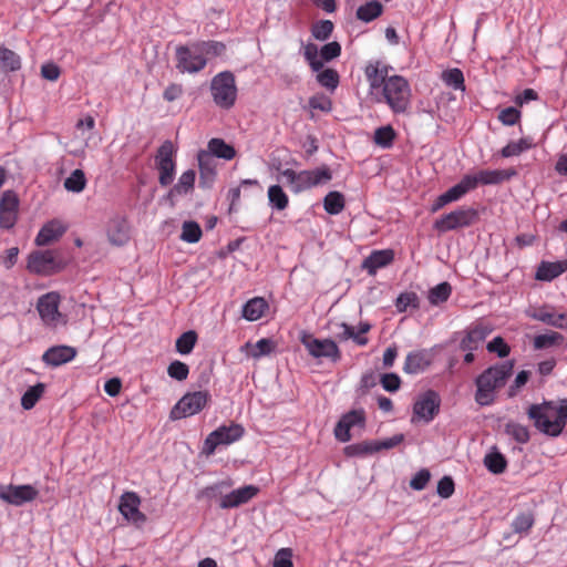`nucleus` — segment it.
<instances>
[{
  "instance_id": "1",
  "label": "nucleus",
  "mask_w": 567,
  "mask_h": 567,
  "mask_svg": "<svg viewBox=\"0 0 567 567\" xmlns=\"http://www.w3.org/2000/svg\"><path fill=\"white\" fill-rule=\"evenodd\" d=\"M515 361L498 362L485 369L475 378V402L481 406L492 405L496 399V392L505 386L513 374Z\"/></svg>"
},
{
  "instance_id": "2",
  "label": "nucleus",
  "mask_w": 567,
  "mask_h": 567,
  "mask_svg": "<svg viewBox=\"0 0 567 567\" xmlns=\"http://www.w3.org/2000/svg\"><path fill=\"white\" fill-rule=\"evenodd\" d=\"M68 265L66 259L58 250H35L28 257L27 268L30 272L40 276H52Z\"/></svg>"
},
{
  "instance_id": "3",
  "label": "nucleus",
  "mask_w": 567,
  "mask_h": 567,
  "mask_svg": "<svg viewBox=\"0 0 567 567\" xmlns=\"http://www.w3.org/2000/svg\"><path fill=\"white\" fill-rule=\"evenodd\" d=\"M382 94L394 113H404L408 110L411 90L409 82L403 76L393 75L388 78Z\"/></svg>"
},
{
  "instance_id": "4",
  "label": "nucleus",
  "mask_w": 567,
  "mask_h": 567,
  "mask_svg": "<svg viewBox=\"0 0 567 567\" xmlns=\"http://www.w3.org/2000/svg\"><path fill=\"white\" fill-rule=\"evenodd\" d=\"M210 92L215 104L221 109H230L237 99L235 75L230 71L216 74L210 82Z\"/></svg>"
},
{
  "instance_id": "5",
  "label": "nucleus",
  "mask_w": 567,
  "mask_h": 567,
  "mask_svg": "<svg viewBox=\"0 0 567 567\" xmlns=\"http://www.w3.org/2000/svg\"><path fill=\"white\" fill-rule=\"evenodd\" d=\"M480 218L477 209L461 207L437 218L433 228L439 233H447L474 225Z\"/></svg>"
},
{
  "instance_id": "6",
  "label": "nucleus",
  "mask_w": 567,
  "mask_h": 567,
  "mask_svg": "<svg viewBox=\"0 0 567 567\" xmlns=\"http://www.w3.org/2000/svg\"><path fill=\"white\" fill-rule=\"evenodd\" d=\"M299 340L308 353L316 359H328L332 363L341 360V351L332 339H318L303 330L300 332Z\"/></svg>"
},
{
  "instance_id": "7",
  "label": "nucleus",
  "mask_w": 567,
  "mask_h": 567,
  "mask_svg": "<svg viewBox=\"0 0 567 567\" xmlns=\"http://www.w3.org/2000/svg\"><path fill=\"white\" fill-rule=\"evenodd\" d=\"M245 434V429L241 424L231 422L229 425H220L204 441L203 453L213 455L219 445H230L239 441Z\"/></svg>"
},
{
  "instance_id": "8",
  "label": "nucleus",
  "mask_w": 567,
  "mask_h": 567,
  "mask_svg": "<svg viewBox=\"0 0 567 567\" xmlns=\"http://www.w3.org/2000/svg\"><path fill=\"white\" fill-rule=\"evenodd\" d=\"M210 401L208 391L188 392L173 406L169 413L172 420H179L199 413Z\"/></svg>"
},
{
  "instance_id": "9",
  "label": "nucleus",
  "mask_w": 567,
  "mask_h": 567,
  "mask_svg": "<svg viewBox=\"0 0 567 567\" xmlns=\"http://www.w3.org/2000/svg\"><path fill=\"white\" fill-rule=\"evenodd\" d=\"M174 153V145L171 141H165L157 150L155 165L158 171V183L162 187L169 186L174 181L176 171Z\"/></svg>"
},
{
  "instance_id": "10",
  "label": "nucleus",
  "mask_w": 567,
  "mask_h": 567,
  "mask_svg": "<svg viewBox=\"0 0 567 567\" xmlns=\"http://www.w3.org/2000/svg\"><path fill=\"white\" fill-rule=\"evenodd\" d=\"M197 49V42L189 45H178L176 48V68L182 73H196L206 66L207 60L204 58L203 53L196 52Z\"/></svg>"
},
{
  "instance_id": "11",
  "label": "nucleus",
  "mask_w": 567,
  "mask_h": 567,
  "mask_svg": "<svg viewBox=\"0 0 567 567\" xmlns=\"http://www.w3.org/2000/svg\"><path fill=\"white\" fill-rule=\"evenodd\" d=\"M441 406V398L434 390H427L417 396L413 404L412 422L422 420L430 423L439 414Z\"/></svg>"
},
{
  "instance_id": "12",
  "label": "nucleus",
  "mask_w": 567,
  "mask_h": 567,
  "mask_svg": "<svg viewBox=\"0 0 567 567\" xmlns=\"http://www.w3.org/2000/svg\"><path fill=\"white\" fill-rule=\"evenodd\" d=\"M60 296L48 292L38 299L37 310L47 326L55 327L59 322L66 323L64 316L59 311Z\"/></svg>"
},
{
  "instance_id": "13",
  "label": "nucleus",
  "mask_w": 567,
  "mask_h": 567,
  "mask_svg": "<svg viewBox=\"0 0 567 567\" xmlns=\"http://www.w3.org/2000/svg\"><path fill=\"white\" fill-rule=\"evenodd\" d=\"M38 494L39 492L32 485L29 484L0 485V499L14 506H21L24 503L34 501Z\"/></svg>"
},
{
  "instance_id": "14",
  "label": "nucleus",
  "mask_w": 567,
  "mask_h": 567,
  "mask_svg": "<svg viewBox=\"0 0 567 567\" xmlns=\"http://www.w3.org/2000/svg\"><path fill=\"white\" fill-rule=\"evenodd\" d=\"M365 411L363 409L351 410L344 413L334 426V436L339 442L346 443L351 440L350 430L353 426H365Z\"/></svg>"
},
{
  "instance_id": "15",
  "label": "nucleus",
  "mask_w": 567,
  "mask_h": 567,
  "mask_svg": "<svg viewBox=\"0 0 567 567\" xmlns=\"http://www.w3.org/2000/svg\"><path fill=\"white\" fill-rule=\"evenodd\" d=\"M141 498L135 492H125L118 503L123 517L140 527L146 522V515L140 511Z\"/></svg>"
},
{
  "instance_id": "16",
  "label": "nucleus",
  "mask_w": 567,
  "mask_h": 567,
  "mask_svg": "<svg viewBox=\"0 0 567 567\" xmlns=\"http://www.w3.org/2000/svg\"><path fill=\"white\" fill-rule=\"evenodd\" d=\"M526 313L529 318L542 321L547 326H551L557 329L567 328V312L557 313L550 306L534 308L528 310Z\"/></svg>"
},
{
  "instance_id": "17",
  "label": "nucleus",
  "mask_w": 567,
  "mask_h": 567,
  "mask_svg": "<svg viewBox=\"0 0 567 567\" xmlns=\"http://www.w3.org/2000/svg\"><path fill=\"white\" fill-rule=\"evenodd\" d=\"M432 350L421 349L411 351L405 358L403 371L408 374H419L424 372L433 362Z\"/></svg>"
},
{
  "instance_id": "18",
  "label": "nucleus",
  "mask_w": 567,
  "mask_h": 567,
  "mask_svg": "<svg viewBox=\"0 0 567 567\" xmlns=\"http://www.w3.org/2000/svg\"><path fill=\"white\" fill-rule=\"evenodd\" d=\"M258 492L259 488L254 485H246L234 489L221 497L219 507L224 509L238 507L248 503Z\"/></svg>"
},
{
  "instance_id": "19",
  "label": "nucleus",
  "mask_w": 567,
  "mask_h": 567,
  "mask_svg": "<svg viewBox=\"0 0 567 567\" xmlns=\"http://www.w3.org/2000/svg\"><path fill=\"white\" fill-rule=\"evenodd\" d=\"M76 349L70 346H53L42 355V361L50 367H60L72 361L76 355Z\"/></svg>"
},
{
  "instance_id": "20",
  "label": "nucleus",
  "mask_w": 567,
  "mask_h": 567,
  "mask_svg": "<svg viewBox=\"0 0 567 567\" xmlns=\"http://www.w3.org/2000/svg\"><path fill=\"white\" fill-rule=\"evenodd\" d=\"M491 331L487 326L482 323L470 327L460 342V349L463 351L477 350Z\"/></svg>"
},
{
  "instance_id": "21",
  "label": "nucleus",
  "mask_w": 567,
  "mask_h": 567,
  "mask_svg": "<svg viewBox=\"0 0 567 567\" xmlns=\"http://www.w3.org/2000/svg\"><path fill=\"white\" fill-rule=\"evenodd\" d=\"M196 179V172L194 169H187L184 172L177 183L168 190L165 199L169 202L171 206H175V198L178 196H185L193 192Z\"/></svg>"
},
{
  "instance_id": "22",
  "label": "nucleus",
  "mask_w": 567,
  "mask_h": 567,
  "mask_svg": "<svg viewBox=\"0 0 567 567\" xmlns=\"http://www.w3.org/2000/svg\"><path fill=\"white\" fill-rule=\"evenodd\" d=\"M107 237L112 245L123 246L130 240V225L126 218L116 216L107 226Z\"/></svg>"
},
{
  "instance_id": "23",
  "label": "nucleus",
  "mask_w": 567,
  "mask_h": 567,
  "mask_svg": "<svg viewBox=\"0 0 567 567\" xmlns=\"http://www.w3.org/2000/svg\"><path fill=\"white\" fill-rule=\"evenodd\" d=\"M394 260V251L392 249L373 250L363 261L362 269L369 275H375L381 268L386 267Z\"/></svg>"
},
{
  "instance_id": "24",
  "label": "nucleus",
  "mask_w": 567,
  "mask_h": 567,
  "mask_svg": "<svg viewBox=\"0 0 567 567\" xmlns=\"http://www.w3.org/2000/svg\"><path fill=\"white\" fill-rule=\"evenodd\" d=\"M66 231V227L58 219L47 223L35 237L37 246H48L58 240Z\"/></svg>"
},
{
  "instance_id": "25",
  "label": "nucleus",
  "mask_w": 567,
  "mask_h": 567,
  "mask_svg": "<svg viewBox=\"0 0 567 567\" xmlns=\"http://www.w3.org/2000/svg\"><path fill=\"white\" fill-rule=\"evenodd\" d=\"M281 175L286 177L291 190L296 194L313 187V183H311L310 178L311 173H309V171L295 172L291 168H287L281 172Z\"/></svg>"
},
{
  "instance_id": "26",
  "label": "nucleus",
  "mask_w": 567,
  "mask_h": 567,
  "mask_svg": "<svg viewBox=\"0 0 567 567\" xmlns=\"http://www.w3.org/2000/svg\"><path fill=\"white\" fill-rule=\"evenodd\" d=\"M371 90L382 89L388 80V66L380 68L379 62L368 64L364 70Z\"/></svg>"
},
{
  "instance_id": "27",
  "label": "nucleus",
  "mask_w": 567,
  "mask_h": 567,
  "mask_svg": "<svg viewBox=\"0 0 567 567\" xmlns=\"http://www.w3.org/2000/svg\"><path fill=\"white\" fill-rule=\"evenodd\" d=\"M484 466L493 474H502L507 468V460L496 446H492L483 460Z\"/></svg>"
},
{
  "instance_id": "28",
  "label": "nucleus",
  "mask_w": 567,
  "mask_h": 567,
  "mask_svg": "<svg viewBox=\"0 0 567 567\" xmlns=\"http://www.w3.org/2000/svg\"><path fill=\"white\" fill-rule=\"evenodd\" d=\"M527 415L540 433L550 436V423L553 420L549 419L546 411H543L538 404H532L527 409Z\"/></svg>"
},
{
  "instance_id": "29",
  "label": "nucleus",
  "mask_w": 567,
  "mask_h": 567,
  "mask_svg": "<svg viewBox=\"0 0 567 567\" xmlns=\"http://www.w3.org/2000/svg\"><path fill=\"white\" fill-rule=\"evenodd\" d=\"M267 309L268 302L262 297H255L243 306V317L248 321H256Z\"/></svg>"
},
{
  "instance_id": "30",
  "label": "nucleus",
  "mask_w": 567,
  "mask_h": 567,
  "mask_svg": "<svg viewBox=\"0 0 567 567\" xmlns=\"http://www.w3.org/2000/svg\"><path fill=\"white\" fill-rule=\"evenodd\" d=\"M214 157L230 161L235 157L236 151L234 146L227 144L223 138H212L208 142L207 150Z\"/></svg>"
},
{
  "instance_id": "31",
  "label": "nucleus",
  "mask_w": 567,
  "mask_h": 567,
  "mask_svg": "<svg viewBox=\"0 0 567 567\" xmlns=\"http://www.w3.org/2000/svg\"><path fill=\"white\" fill-rule=\"evenodd\" d=\"M374 440H365L347 445L343 453L347 457H365L377 453Z\"/></svg>"
},
{
  "instance_id": "32",
  "label": "nucleus",
  "mask_w": 567,
  "mask_h": 567,
  "mask_svg": "<svg viewBox=\"0 0 567 567\" xmlns=\"http://www.w3.org/2000/svg\"><path fill=\"white\" fill-rule=\"evenodd\" d=\"M383 12V6L377 0L368 1L365 4L357 9V18L365 23L379 18Z\"/></svg>"
},
{
  "instance_id": "33",
  "label": "nucleus",
  "mask_w": 567,
  "mask_h": 567,
  "mask_svg": "<svg viewBox=\"0 0 567 567\" xmlns=\"http://www.w3.org/2000/svg\"><path fill=\"white\" fill-rule=\"evenodd\" d=\"M21 68L20 56L12 50L0 47V71L8 73Z\"/></svg>"
},
{
  "instance_id": "34",
  "label": "nucleus",
  "mask_w": 567,
  "mask_h": 567,
  "mask_svg": "<svg viewBox=\"0 0 567 567\" xmlns=\"http://www.w3.org/2000/svg\"><path fill=\"white\" fill-rule=\"evenodd\" d=\"M564 272L560 264L557 261H542L536 271V279L543 281H551Z\"/></svg>"
},
{
  "instance_id": "35",
  "label": "nucleus",
  "mask_w": 567,
  "mask_h": 567,
  "mask_svg": "<svg viewBox=\"0 0 567 567\" xmlns=\"http://www.w3.org/2000/svg\"><path fill=\"white\" fill-rule=\"evenodd\" d=\"M565 341L561 333L550 331L548 333L538 334L533 340V346L536 350L548 349L555 346H560Z\"/></svg>"
},
{
  "instance_id": "36",
  "label": "nucleus",
  "mask_w": 567,
  "mask_h": 567,
  "mask_svg": "<svg viewBox=\"0 0 567 567\" xmlns=\"http://www.w3.org/2000/svg\"><path fill=\"white\" fill-rule=\"evenodd\" d=\"M452 286L447 281H443L429 290V302L432 306H439L450 298Z\"/></svg>"
},
{
  "instance_id": "37",
  "label": "nucleus",
  "mask_w": 567,
  "mask_h": 567,
  "mask_svg": "<svg viewBox=\"0 0 567 567\" xmlns=\"http://www.w3.org/2000/svg\"><path fill=\"white\" fill-rule=\"evenodd\" d=\"M323 208L330 215H338L344 208V196L337 190L329 192L323 198Z\"/></svg>"
},
{
  "instance_id": "38",
  "label": "nucleus",
  "mask_w": 567,
  "mask_h": 567,
  "mask_svg": "<svg viewBox=\"0 0 567 567\" xmlns=\"http://www.w3.org/2000/svg\"><path fill=\"white\" fill-rule=\"evenodd\" d=\"M197 332L195 330H188L184 333H182L175 343L176 351L182 355L189 354L196 342H197Z\"/></svg>"
},
{
  "instance_id": "39",
  "label": "nucleus",
  "mask_w": 567,
  "mask_h": 567,
  "mask_svg": "<svg viewBox=\"0 0 567 567\" xmlns=\"http://www.w3.org/2000/svg\"><path fill=\"white\" fill-rule=\"evenodd\" d=\"M441 79L447 86L452 87L453 90H460L462 92L465 91L464 74L460 69L453 68L443 71Z\"/></svg>"
},
{
  "instance_id": "40",
  "label": "nucleus",
  "mask_w": 567,
  "mask_h": 567,
  "mask_svg": "<svg viewBox=\"0 0 567 567\" xmlns=\"http://www.w3.org/2000/svg\"><path fill=\"white\" fill-rule=\"evenodd\" d=\"M269 205L277 210H284L289 204V198L281 186L271 185L268 188Z\"/></svg>"
},
{
  "instance_id": "41",
  "label": "nucleus",
  "mask_w": 567,
  "mask_h": 567,
  "mask_svg": "<svg viewBox=\"0 0 567 567\" xmlns=\"http://www.w3.org/2000/svg\"><path fill=\"white\" fill-rule=\"evenodd\" d=\"M44 389L45 386L43 383H37L35 385L30 386L21 398V406L24 410H31L34 408L44 393Z\"/></svg>"
},
{
  "instance_id": "42",
  "label": "nucleus",
  "mask_w": 567,
  "mask_h": 567,
  "mask_svg": "<svg viewBox=\"0 0 567 567\" xmlns=\"http://www.w3.org/2000/svg\"><path fill=\"white\" fill-rule=\"evenodd\" d=\"M396 133L391 125L378 127L374 131V143L382 148H390L393 145Z\"/></svg>"
},
{
  "instance_id": "43",
  "label": "nucleus",
  "mask_w": 567,
  "mask_h": 567,
  "mask_svg": "<svg viewBox=\"0 0 567 567\" xmlns=\"http://www.w3.org/2000/svg\"><path fill=\"white\" fill-rule=\"evenodd\" d=\"M86 186V177L82 169H74L64 181V188L68 192L81 193Z\"/></svg>"
},
{
  "instance_id": "44",
  "label": "nucleus",
  "mask_w": 567,
  "mask_h": 567,
  "mask_svg": "<svg viewBox=\"0 0 567 567\" xmlns=\"http://www.w3.org/2000/svg\"><path fill=\"white\" fill-rule=\"evenodd\" d=\"M202 234V228L198 223L194 220H186L183 223L182 234L179 237L186 243L195 244L199 241Z\"/></svg>"
},
{
  "instance_id": "45",
  "label": "nucleus",
  "mask_w": 567,
  "mask_h": 567,
  "mask_svg": "<svg viewBox=\"0 0 567 567\" xmlns=\"http://www.w3.org/2000/svg\"><path fill=\"white\" fill-rule=\"evenodd\" d=\"M505 433L520 444L527 443L530 439L528 429L525 425L513 421L505 424Z\"/></svg>"
},
{
  "instance_id": "46",
  "label": "nucleus",
  "mask_w": 567,
  "mask_h": 567,
  "mask_svg": "<svg viewBox=\"0 0 567 567\" xmlns=\"http://www.w3.org/2000/svg\"><path fill=\"white\" fill-rule=\"evenodd\" d=\"M197 51L205 56H220L226 52V45L219 41H198Z\"/></svg>"
},
{
  "instance_id": "47",
  "label": "nucleus",
  "mask_w": 567,
  "mask_h": 567,
  "mask_svg": "<svg viewBox=\"0 0 567 567\" xmlns=\"http://www.w3.org/2000/svg\"><path fill=\"white\" fill-rule=\"evenodd\" d=\"M317 81L321 86L334 91L339 85L340 76L336 70L326 69L317 74Z\"/></svg>"
},
{
  "instance_id": "48",
  "label": "nucleus",
  "mask_w": 567,
  "mask_h": 567,
  "mask_svg": "<svg viewBox=\"0 0 567 567\" xmlns=\"http://www.w3.org/2000/svg\"><path fill=\"white\" fill-rule=\"evenodd\" d=\"M395 307L399 312H404L409 307L417 309L420 307V299L415 292H402L395 301Z\"/></svg>"
},
{
  "instance_id": "49",
  "label": "nucleus",
  "mask_w": 567,
  "mask_h": 567,
  "mask_svg": "<svg viewBox=\"0 0 567 567\" xmlns=\"http://www.w3.org/2000/svg\"><path fill=\"white\" fill-rule=\"evenodd\" d=\"M532 147V143L527 138H520L518 142H511L501 150L503 157H512L522 154Z\"/></svg>"
},
{
  "instance_id": "50",
  "label": "nucleus",
  "mask_w": 567,
  "mask_h": 567,
  "mask_svg": "<svg viewBox=\"0 0 567 567\" xmlns=\"http://www.w3.org/2000/svg\"><path fill=\"white\" fill-rule=\"evenodd\" d=\"M333 31V23L330 20H320L311 29L312 37L319 41H326Z\"/></svg>"
},
{
  "instance_id": "51",
  "label": "nucleus",
  "mask_w": 567,
  "mask_h": 567,
  "mask_svg": "<svg viewBox=\"0 0 567 567\" xmlns=\"http://www.w3.org/2000/svg\"><path fill=\"white\" fill-rule=\"evenodd\" d=\"M167 374L174 380L184 381L189 374V368L186 363L175 360L167 367Z\"/></svg>"
},
{
  "instance_id": "52",
  "label": "nucleus",
  "mask_w": 567,
  "mask_h": 567,
  "mask_svg": "<svg viewBox=\"0 0 567 567\" xmlns=\"http://www.w3.org/2000/svg\"><path fill=\"white\" fill-rule=\"evenodd\" d=\"M534 525V517L530 513H520L517 515L513 523L512 528L515 533H527Z\"/></svg>"
},
{
  "instance_id": "53",
  "label": "nucleus",
  "mask_w": 567,
  "mask_h": 567,
  "mask_svg": "<svg viewBox=\"0 0 567 567\" xmlns=\"http://www.w3.org/2000/svg\"><path fill=\"white\" fill-rule=\"evenodd\" d=\"M19 198L13 190H4L0 198V213L18 212Z\"/></svg>"
},
{
  "instance_id": "54",
  "label": "nucleus",
  "mask_w": 567,
  "mask_h": 567,
  "mask_svg": "<svg viewBox=\"0 0 567 567\" xmlns=\"http://www.w3.org/2000/svg\"><path fill=\"white\" fill-rule=\"evenodd\" d=\"M340 327L342 328V332L341 333H338L337 337L340 339V340H348V339H352L359 346H365L368 343V338L365 337H362L360 334H358L355 331H354V328L346 322H342L340 324Z\"/></svg>"
},
{
  "instance_id": "55",
  "label": "nucleus",
  "mask_w": 567,
  "mask_h": 567,
  "mask_svg": "<svg viewBox=\"0 0 567 567\" xmlns=\"http://www.w3.org/2000/svg\"><path fill=\"white\" fill-rule=\"evenodd\" d=\"M276 348V342L269 338L258 340L251 352V357L260 358L270 354Z\"/></svg>"
},
{
  "instance_id": "56",
  "label": "nucleus",
  "mask_w": 567,
  "mask_h": 567,
  "mask_svg": "<svg viewBox=\"0 0 567 567\" xmlns=\"http://www.w3.org/2000/svg\"><path fill=\"white\" fill-rule=\"evenodd\" d=\"M486 349L488 352L496 353L499 358H506L511 348L504 341L502 337H495L493 340H491Z\"/></svg>"
},
{
  "instance_id": "57",
  "label": "nucleus",
  "mask_w": 567,
  "mask_h": 567,
  "mask_svg": "<svg viewBox=\"0 0 567 567\" xmlns=\"http://www.w3.org/2000/svg\"><path fill=\"white\" fill-rule=\"evenodd\" d=\"M519 118L520 112L518 109L514 106L503 109L498 114V120L502 122L503 125L506 126L515 125L519 121Z\"/></svg>"
},
{
  "instance_id": "58",
  "label": "nucleus",
  "mask_w": 567,
  "mask_h": 567,
  "mask_svg": "<svg viewBox=\"0 0 567 567\" xmlns=\"http://www.w3.org/2000/svg\"><path fill=\"white\" fill-rule=\"evenodd\" d=\"M197 161L199 171L216 172L215 157L206 150H200L197 153Z\"/></svg>"
},
{
  "instance_id": "59",
  "label": "nucleus",
  "mask_w": 567,
  "mask_h": 567,
  "mask_svg": "<svg viewBox=\"0 0 567 567\" xmlns=\"http://www.w3.org/2000/svg\"><path fill=\"white\" fill-rule=\"evenodd\" d=\"M311 173V183H313V187L326 184L332 178V173L330 168L326 165L318 167L316 169L309 171Z\"/></svg>"
},
{
  "instance_id": "60",
  "label": "nucleus",
  "mask_w": 567,
  "mask_h": 567,
  "mask_svg": "<svg viewBox=\"0 0 567 567\" xmlns=\"http://www.w3.org/2000/svg\"><path fill=\"white\" fill-rule=\"evenodd\" d=\"M341 54V45L337 41L329 42L320 49V56L323 61L329 62Z\"/></svg>"
},
{
  "instance_id": "61",
  "label": "nucleus",
  "mask_w": 567,
  "mask_h": 567,
  "mask_svg": "<svg viewBox=\"0 0 567 567\" xmlns=\"http://www.w3.org/2000/svg\"><path fill=\"white\" fill-rule=\"evenodd\" d=\"M380 383L388 392H396L401 386V379L396 373H384L381 375Z\"/></svg>"
},
{
  "instance_id": "62",
  "label": "nucleus",
  "mask_w": 567,
  "mask_h": 567,
  "mask_svg": "<svg viewBox=\"0 0 567 567\" xmlns=\"http://www.w3.org/2000/svg\"><path fill=\"white\" fill-rule=\"evenodd\" d=\"M431 473L427 468L420 470L410 481V486L414 491H422L427 485Z\"/></svg>"
},
{
  "instance_id": "63",
  "label": "nucleus",
  "mask_w": 567,
  "mask_h": 567,
  "mask_svg": "<svg viewBox=\"0 0 567 567\" xmlns=\"http://www.w3.org/2000/svg\"><path fill=\"white\" fill-rule=\"evenodd\" d=\"M309 106L313 110H320L322 112H330L332 109V102L324 94H317L309 99Z\"/></svg>"
},
{
  "instance_id": "64",
  "label": "nucleus",
  "mask_w": 567,
  "mask_h": 567,
  "mask_svg": "<svg viewBox=\"0 0 567 567\" xmlns=\"http://www.w3.org/2000/svg\"><path fill=\"white\" fill-rule=\"evenodd\" d=\"M292 550L290 548H281L277 551L274 559V567H293Z\"/></svg>"
}]
</instances>
